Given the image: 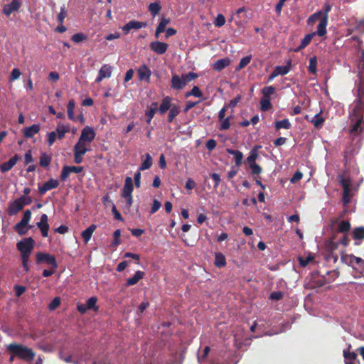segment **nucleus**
Returning <instances> with one entry per match:
<instances>
[{
  "mask_svg": "<svg viewBox=\"0 0 364 364\" xmlns=\"http://www.w3.org/2000/svg\"><path fill=\"white\" fill-rule=\"evenodd\" d=\"M230 63V60L228 58H222L216 60L213 65V68L215 71H221Z\"/></svg>",
  "mask_w": 364,
  "mask_h": 364,
  "instance_id": "obj_21",
  "label": "nucleus"
},
{
  "mask_svg": "<svg viewBox=\"0 0 364 364\" xmlns=\"http://www.w3.org/2000/svg\"><path fill=\"white\" fill-rule=\"evenodd\" d=\"M350 118L364 121V77L360 80L358 86V99L352 112H350Z\"/></svg>",
  "mask_w": 364,
  "mask_h": 364,
  "instance_id": "obj_2",
  "label": "nucleus"
},
{
  "mask_svg": "<svg viewBox=\"0 0 364 364\" xmlns=\"http://www.w3.org/2000/svg\"><path fill=\"white\" fill-rule=\"evenodd\" d=\"M343 356L346 360V363H347L349 360H354V358H357V354L354 352L343 350Z\"/></svg>",
  "mask_w": 364,
  "mask_h": 364,
  "instance_id": "obj_60",
  "label": "nucleus"
},
{
  "mask_svg": "<svg viewBox=\"0 0 364 364\" xmlns=\"http://www.w3.org/2000/svg\"><path fill=\"white\" fill-rule=\"evenodd\" d=\"M153 164L152 158L149 154H146L145 159L142 161L139 166V171L149 169Z\"/></svg>",
  "mask_w": 364,
  "mask_h": 364,
  "instance_id": "obj_38",
  "label": "nucleus"
},
{
  "mask_svg": "<svg viewBox=\"0 0 364 364\" xmlns=\"http://www.w3.org/2000/svg\"><path fill=\"white\" fill-rule=\"evenodd\" d=\"M158 107V103L157 102H152L150 107L146 110L145 115L147 117L146 123L150 124L151 119L154 117V114L156 113V109Z\"/></svg>",
  "mask_w": 364,
  "mask_h": 364,
  "instance_id": "obj_28",
  "label": "nucleus"
},
{
  "mask_svg": "<svg viewBox=\"0 0 364 364\" xmlns=\"http://www.w3.org/2000/svg\"><path fill=\"white\" fill-rule=\"evenodd\" d=\"M351 197L350 188L343 190L342 201L344 205H347L350 202Z\"/></svg>",
  "mask_w": 364,
  "mask_h": 364,
  "instance_id": "obj_51",
  "label": "nucleus"
},
{
  "mask_svg": "<svg viewBox=\"0 0 364 364\" xmlns=\"http://www.w3.org/2000/svg\"><path fill=\"white\" fill-rule=\"evenodd\" d=\"M214 264L217 267H223L226 265V259L221 252L215 253Z\"/></svg>",
  "mask_w": 364,
  "mask_h": 364,
  "instance_id": "obj_36",
  "label": "nucleus"
},
{
  "mask_svg": "<svg viewBox=\"0 0 364 364\" xmlns=\"http://www.w3.org/2000/svg\"><path fill=\"white\" fill-rule=\"evenodd\" d=\"M6 350L19 359L31 361L35 358V353L31 348H29L21 344L12 343L6 346Z\"/></svg>",
  "mask_w": 364,
  "mask_h": 364,
  "instance_id": "obj_3",
  "label": "nucleus"
},
{
  "mask_svg": "<svg viewBox=\"0 0 364 364\" xmlns=\"http://www.w3.org/2000/svg\"><path fill=\"white\" fill-rule=\"evenodd\" d=\"M48 218L47 215L43 214L41 217L40 221L36 223L38 228H41L44 226L48 225Z\"/></svg>",
  "mask_w": 364,
  "mask_h": 364,
  "instance_id": "obj_61",
  "label": "nucleus"
},
{
  "mask_svg": "<svg viewBox=\"0 0 364 364\" xmlns=\"http://www.w3.org/2000/svg\"><path fill=\"white\" fill-rule=\"evenodd\" d=\"M83 169V166H64L60 175V179L61 181H65L71 173H79Z\"/></svg>",
  "mask_w": 364,
  "mask_h": 364,
  "instance_id": "obj_5",
  "label": "nucleus"
},
{
  "mask_svg": "<svg viewBox=\"0 0 364 364\" xmlns=\"http://www.w3.org/2000/svg\"><path fill=\"white\" fill-rule=\"evenodd\" d=\"M75 106V100L73 99L70 100L67 105L68 117L70 120L76 121L77 119L83 124L85 122V118L82 114L78 115L77 118L74 115Z\"/></svg>",
  "mask_w": 364,
  "mask_h": 364,
  "instance_id": "obj_9",
  "label": "nucleus"
},
{
  "mask_svg": "<svg viewBox=\"0 0 364 364\" xmlns=\"http://www.w3.org/2000/svg\"><path fill=\"white\" fill-rule=\"evenodd\" d=\"M97 298L96 296H92L89 298L86 301V309H92L95 312L99 311V306L97 305Z\"/></svg>",
  "mask_w": 364,
  "mask_h": 364,
  "instance_id": "obj_39",
  "label": "nucleus"
},
{
  "mask_svg": "<svg viewBox=\"0 0 364 364\" xmlns=\"http://www.w3.org/2000/svg\"><path fill=\"white\" fill-rule=\"evenodd\" d=\"M350 119V133L354 136L360 134L364 131V121L360 119Z\"/></svg>",
  "mask_w": 364,
  "mask_h": 364,
  "instance_id": "obj_6",
  "label": "nucleus"
},
{
  "mask_svg": "<svg viewBox=\"0 0 364 364\" xmlns=\"http://www.w3.org/2000/svg\"><path fill=\"white\" fill-rule=\"evenodd\" d=\"M181 112V107L178 105L173 104L172 107L169 109V112L167 117L168 122H173L176 116Z\"/></svg>",
  "mask_w": 364,
  "mask_h": 364,
  "instance_id": "obj_24",
  "label": "nucleus"
},
{
  "mask_svg": "<svg viewBox=\"0 0 364 364\" xmlns=\"http://www.w3.org/2000/svg\"><path fill=\"white\" fill-rule=\"evenodd\" d=\"M87 144H85L83 141L78 140V141L74 146V152H77L85 155L87 151H90V149L87 148Z\"/></svg>",
  "mask_w": 364,
  "mask_h": 364,
  "instance_id": "obj_32",
  "label": "nucleus"
},
{
  "mask_svg": "<svg viewBox=\"0 0 364 364\" xmlns=\"http://www.w3.org/2000/svg\"><path fill=\"white\" fill-rule=\"evenodd\" d=\"M36 262L38 264L45 262L46 264L50 265L51 267L54 269H57L58 267V264L54 255H50L48 253L39 252L36 254Z\"/></svg>",
  "mask_w": 364,
  "mask_h": 364,
  "instance_id": "obj_4",
  "label": "nucleus"
},
{
  "mask_svg": "<svg viewBox=\"0 0 364 364\" xmlns=\"http://www.w3.org/2000/svg\"><path fill=\"white\" fill-rule=\"evenodd\" d=\"M21 0H12L10 4H5L3 8V13L9 16L13 12L17 11L21 6Z\"/></svg>",
  "mask_w": 364,
  "mask_h": 364,
  "instance_id": "obj_10",
  "label": "nucleus"
},
{
  "mask_svg": "<svg viewBox=\"0 0 364 364\" xmlns=\"http://www.w3.org/2000/svg\"><path fill=\"white\" fill-rule=\"evenodd\" d=\"M87 39V36L82 33H77L72 36L71 40L75 43H80Z\"/></svg>",
  "mask_w": 364,
  "mask_h": 364,
  "instance_id": "obj_53",
  "label": "nucleus"
},
{
  "mask_svg": "<svg viewBox=\"0 0 364 364\" xmlns=\"http://www.w3.org/2000/svg\"><path fill=\"white\" fill-rule=\"evenodd\" d=\"M317 58L316 56H313L309 60V65L308 67V70L311 74H316L317 72Z\"/></svg>",
  "mask_w": 364,
  "mask_h": 364,
  "instance_id": "obj_48",
  "label": "nucleus"
},
{
  "mask_svg": "<svg viewBox=\"0 0 364 364\" xmlns=\"http://www.w3.org/2000/svg\"><path fill=\"white\" fill-rule=\"evenodd\" d=\"M291 65V60H289L286 65H277L274 70L277 75H285L289 72Z\"/></svg>",
  "mask_w": 364,
  "mask_h": 364,
  "instance_id": "obj_29",
  "label": "nucleus"
},
{
  "mask_svg": "<svg viewBox=\"0 0 364 364\" xmlns=\"http://www.w3.org/2000/svg\"><path fill=\"white\" fill-rule=\"evenodd\" d=\"M170 23L169 18H162L156 27L155 36L158 38L159 34L163 33L166 30V26Z\"/></svg>",
  "mask_w": 364,
  "mask_h": 364,
  "instance_id": "obj_34",
  "label": "nucleus"
},
{
  "mask_svg": "<svg viewBox=\"0 0 364 364\" xmlns=\"http://www.w3.org/2000/svg\"><path fill=\"white\" fill-rule=\"evenodd\" d=\"M131 29H140L142 28H145L147 25L146 22L138 21H129Z\"/></svg>",
  "mask_w": 364,
  "mask_h": 364,
  "instance_id": "obj_52",
  "label": "nucleus"
},
{
  "mask_svg": "<svg viewBox=\"0 0 364 364\" xmlns=\"http://www.w3.org/2000/svg\"><path fill=\"white\" fill-rule=\"evenodd\" d=\"M191 95H193L196 97H202V92L200 91L198 87L194 86L190 92L186 94V97Z\"/></svg>",
  "mask_w": 364,
  "mask_h": 364,
  "instance_id": "obj_57",
  "label": "nucleus"
},
{
  "mask_svg": "<svg viewBox=\"0 0 364 364\" xmlns=\"http://www.w3.org/2000/svg\"><path fill=\"white\" fill-rule=\"evenodd\" d=\"M149 46L152 51L159 55H162L167 50L168 45L164 42L154 41L150 43Z\"/></svg>",
  "mask_w": 364,
  "mask_h": 364,
  "instance_id": "obj_14",
  "label": "nucleus"
},
{
  "mask_svg": "<svg viewBox=\"0 0 364 364\" xmlns=\"http://www.w3.org/2000/svg\"><path fill=\"white\" fill-rule=\"evenodd\" d=\"M210 347L205 346L203 349V355L198 356V361L200 364H205L206 358L210 353Z\"/></svg>",
  "mask_w": 364,
  "mask_h": 364,
  "instance_id": "obj_50",
  "label": "nucleus"
},
{
  "mask_svg": "<svg viewBox=\"0 0 364 364\" xmlns=\"http://www.w3.org/2000/svg\"><path fill=\"white\" fill-rule=\"evenodd\" d=\"M144 276V272H141L140 270H138L135 272L134 275L131 277V278H129L127 280V286H133V285H135L136 284H137L139 282V281L140 279H141Z\"/></svg>",
  "mask_w": 364,
  "mask_h": 364,
  "instance_id": "obj_27",
  "label": "nucleus"
},
{
  "mask_svg": "<svg viewBox=\"0 0 364 364\" xmlns=\"http://www.w3.org/2000/svg\"><path fill=\"white\" fill-rule=\"evenodd\" d=\"M171 97L166 96L163 100L159 108V112L161 114H165L172 107Z\"/></svg>",
  "mask_w": 364,
  "mask_h": 364,
  "instance_id": "obj_20",
  "label": "nucleus"
},
{
  "mask_svg": "<svg viewBox=\"0 0 364 364\" xmlns=\"http://www.w3.org/2000/svg\"><path fill=\"white\" fill-rule=\"evenodd\" d=\"M350 223L348 220H341L338 225V232L347 233L350 229Z\"/></svg>",
  "mask_w": 364,
  "mask_h": 364,
  "instance_id": "obj_40",
  "label": "nucleus"
},
{
  "mask_svg": "<svg viewBox=\"0 0 364 364\" xmlns=\"http://www.w3.org/2000/svg\"><path fill=\"white\" fill-rule=\"evenodd\" d=\"M184 81L186 82V84H187L188 82L192 81L193 80H194L195 78H196L198 77V75L195 73H193V72H189L188 73H186V75H182Z\"/></svg>",
  "mask_w": 364,
  "mask_h": 364,
  "instance_id": "obj_59",
  "label": "nucleus"
},
{
  "mask_svg": "<svg viewBox=\"0 0 364 364\" xmlns=\"http://www.w3.org/2000/svg\"><path fill=\"white\" fill-rule=\"evenodd\" d=\"M161 9V6L159 2L156 1L151 3L149 5V11L151 14L154 17L156 16Z\"/></svg>",
  "mask_w": 364,
  "mask_h": 364,
  "instance_id": "obj_43",
  "label": "nucleus"
},
{
  "mask_svg": "<svg viewBox=\"0 0 364 364\" xmlns=\"http://www.w3.org/2000/svg\"><path fill=\"white\" fill-rule=\"evenodd\" d=\"M314 36V33H310L304 36V38L301 40L300 45L295 50V51H300L305 48L307 46H309Z\"/></svg>",
  "mask_w": 364,
  "mask_h": 364,
  "instance_id": "obj_30",
  "label": "nucleus"
},
{
  "mask_svg": "<svg viewBox=\"0 0 364 364\" xmlns=\"http://www.w3.org/2000/svg\"><path fill=\"white\" fill-rule=\"evenodd\" d=\"M95 137V132L94 129L90 127H86L82 130L79 140L89 144L94 140Z\"/></svg>",
  "mask_w": 364,
  "mask_h": 364,
  "instance_id": "obj_7",
  "label": "nucleus"
},
{
  "mask_svg": "<svg viewBox=\"0 0 364 364\" xmlns=\"http://www.w3.org/2000/svg\"><path fill=\"white\" fill-rule=\"evenodd\" d=\"M328 21L326 16H323L318 25L317 26L316 31L311 32L314 33V36L318 35L319 37H323L326 34V26L328 25Z\"/></svg>",
  "mask_w": 364,
  "mask_h": 364,
  "instance_id": "obj_16",
  "label": "nucleus"
},
{
  "mask_svg": "<svg viewBox=\"0 0 364 364\" xmlns=\"http://www.w3.org/2000/svg\"><path fill=\"white\" fill-rule=\"evenodd\" d=\"M353 238L355 240H363L364 239V227L355 228L352 232Z\"/></svg>",
  "mask_w": 364,
  "mask_h": 364,
  "instance_id": "obj_37",
  "label": "nucleus"
},
{
  "mask_svg": "<svg viewBox=\"0 0 364 364\" xmlns=\"http://www.w3.org/2000/svg\"><path fill=\"white\" fill-rule=\"evenodd\" d=\"M339 183L342 186L343 189H349L350 186V179L349 178H346L343 176H338Z\"/></svg>",
  "mask_w": 364,
  "mask_h": 364,
  "instance_id": "obj_54",
  "label": "nucleus"
},
{
  "mask_svg": "<svg viewBox=\"0 0 364 364\" xmlns=\"http://www.w3.org/2000/svg\"><path fill=\"white\" fill-rule=\"evenodd\" d=\"M34 246L35 241L31 237L23 238L16 244V248L21 253L22 265L26 272L29 271L28 262Z\"/></svg>",
  "mask_w": 364,
  "mask_h": 364,
  "instance_id": "obj_1",
  "label": "nucleus"
},
{
  "mask_svg": "<svg viewBox=\"0 0 364 364\" xmlns=\"http://www.w3.org/2000/svg\"><path fill=\"white\" fill-rule=\"evenodd\" d=\"M70 125L67 124H58L55 132L56 134H58V138L59 139H62L65 137V134L70 132Z\"/></svg>",
  "mask_w": 364,
  "mask_h": 364,
  "instance_id": "obj_26",
  "label": "nucleus"
},
{
  "mask_svg": "<svg viewBox=\"0 0 364 364\" xmlns=\"http://www.w3.org/2000/svg\"><path fill=\"white\" fill-rule=\"evenodd\" d=\"M138 77L140 81L149 82L151 75V71L145 64L141 65L137 69Z\"/></svg>",
  "mask_w": 364,
  "mask_h": 364,
  "instance_id": "obj_12",
  "label": "nucleus"
},
{
  "mask_svg": "<svg viewBox=\"0 0 364 364\" xmlns=\"http://www.w3.org/2000/svg\"><path fill=\"white\" fill-rule=\"evenodd\" d=\"M21 75V71L18 68H14L11 73L9 79L11 81L17 80Z\"/></svg>",
  "mask_w": 364,
  "mask_h": 364,
  "instance_id": "obj_63",
  "label": "nucleus"
},
{
  "mask_svg": "<svg viewBox=\"0 0 364 364\" xmlns=\"http://www.w3.org/2000/svg\"><path fill=\"white\" fill-rule=\"evenodd\" d=\"M21 156L18 154H15L8 161L4 162L0 165V169L3 173L10 171L16 163L21 160Z\"/></svg>",
  "mask_w": 364,
  "mask_h": 364,
  "instance_id": "obj_15",
  "label": "nucleus"
},
{
  "mask_svg": "<svg viewBox=\"0 0 364 364\" xmlns=\"http://www.w3.org/2000/svg\"><path fill=\"white\" fill-rule=\"evenodd\" d=\"M323 16L322 11H318L316 13L311 14L307 19L308 26L314 24L318 20H321Z\"/></svg>",
  "mask_w": 364,
  "mask_h": 364,
  "instance_id": "obj_41",
  "label": "nucleus"
},
{
  "mask_svg": "<svg viewBox=\"0 0 364 364\" xmlns=\"http://www.w3.org/2000/svg\"><path fill=\"white\" fill-rule=\"evenodd\" d=\"M215 26L216 27H222L225 23V18L222 14H218L214 22Z\"/></svg>",
  "mask_w": 364,
  "mask_h": 364,
  "instance_id": "obj_56",
  "label": "nucleus"
},
{
  "mask_svg": "<svg viewBox=\"0 0 364 364\" xmlns=\"http://www.w3.org/2000/svg\"><path fill=\"white\" fill-rule=\"evenodd\" d=\"M347 259H349V263L353 264L355 262L357 264H360V263H363V259L360 257H358L354 256L353 255H346L341 257V260L343 262H346Z\"/></svg>",
  "mask_w": 364,
  "mask_h": 364,
  "instance_id": "obj_44",
  "label": "nucleus"
},
{
  "mask_svg": "<svg viewBox=\"0 0 364 364\" xmlns=\"http://www.w3.org/2000/svg\"><path fill=\"white\" fill-rule=\"evenodd\" d=\"M275 92V87L272 85L264 87L262 89V97L271 98V95Z\"/></svg>",
  "mask_w": 364,
  "mask_h": 364,
  "instance_id": "obj_49",
  "label": "nucleus"
},
{
  "mask_svg": "<svg viewBox=\"0 0 364 364\" xmlns=\"http://www.w3.org/2000/svg\"><path fill=\"white\" fill-rule=\"evenodd\" d=\"M250 168L252 170V175H259V173H261V172L262 171L261 166L259 165H258L257 164H252L250 166Z\"/></svg>",
  "mask_w": 364,
  "mask_h": 364,
  "instance_id": "obj_64",
  "label": "nucleus"
},
{
  "mask_svg": "<svg viewBox=\"0 0 364 364\" xmlns=\"http://www.w3.org/2000/svg\"><path fill=\"white\" fill-rule=\"evenodd\" d=\"M58 186L59 182L57 179L50 178L44 183L43 186H40V184H38V192L40 195L43 196L47 191L56 188Z\"/></svg>",
  "mask_w": 364,
  "mask_h": 364,
  "instance_id": "obj_8",
  "label": "nucleus"
},
{
  "mask_svg": "<svg viewBox=\"0 0 364 364\" xmlns=\"http://www.w3.org/2000/svg\"><path fill=\"white\" fill-rule=\"evenodd\" d=\"M186 85L183 77L178 76L177 74H173L171 78V87L174 90H181Z\"/></svg>",
  "mask_w": 364,
  "mask_h": 364,
  "instance_id": "obj_17",
  "label": "nucleus"
},
{
  "mask_svg": "<svg viewBox=\"0 0 364 364\" xmlns=\"http://www.w3.org/2000/svg\"><path fill=\"white\" fill-rule=\"evenodd\" d=\"M272 107L271 98L262 97L260 100V109L267 112Z\"/></svg>",
  "mask_w": 364,
  "mask_h": 364,
  "instance_id": "obj_45",
  "label": "nucleus"
},
{
  "mask_svg": "<svg viewBox=\"0 0 364 364\" xmlns=\"http://www.w3.org/2000/svg\"><path fill=\"white\" fill-rule=\"evenodd\" d=\"M291 123L288 119H284L280 121L275 122V128L277 130H279L281 129H289L291 128Z\"/></svg>",
  "mask_w": 364,
  "mask_h": 364,
  "instance_id": "obj_42",
  "label": "nucleus"
},
{
  "mask_svg": "<svg viewBox=\"0 0 364 364\" xmlns=\"http://www.w3.org/2000/svg\"><path fill=\"white\" fill-rule=\"evenodd\" d=\"M338 247V242L329 240L326 243V249L329 252H333Z\"/></svg>",
  "mask_w": 364,
  "mask_h": 364,
  "instance_id": "obj_58",
  "label": "nucleus"
},
{
  "mask_svg": "<svg viewBox=\"0 0 364 364\" xmlns=\"http://www.w3.org/2000/svg\"><path fill=\"white\" fill-rule=\"evenodd\" d=\"M313 260H314V257L312 255H309L306 257H298V261L299 262V264L302 267H305L306 266H307V264L310 262H311Z\"/></svg>",
  "mask_w": 364,
  "mask_h": 364,
  "instance_id": "obj_55",
  "label": "nucleus"
},
{
  "mask_svg": "<svg viewBox=\"0 0 364 364\" xmlns=\"http://www.w3.org/2000/svg\"><path fill=\"white\" fill-rule=\"evenodd\" d=\"M324 122L325 119L321 116L320 113L315 114L310 120V122H311L316 129L321 128Z\"/></svg>",
  "mask_w": 364,
  "mask_h": 364,
  "instance_id": "obj_35",
  "label": "nucleus"
},
{
  "mask_svg": "<svg viewBox=\"0 0 364 364\" xmlns=\"http://www.w3.org/2000/svg\"><path fill=\"white\" fill-rule=\"evenodd\" d=\"M112 71V67L109 65L105 64L100 68L99 73L102 75V77L108 78L111 77Z\"/></svg>",
  "mask_w": 364,
  "mask_h": 364,
  "instance_id": "obj_47",
  "label": "nucleus"
},
{
  "mask_svg": "<svg viewBox=\"0 0 364 364\" xmlns=\"http://www.w3.org/2000/svg\"><path fill=\"white\" fill-rule=\"evenodd\" d=\"M41 130L40 124H33L30 127H24L22 129V133L26 139H31L33 136L38 134Z\"/></svg>",
  "mask_w": 364,
  "mask_h": 364,
  "instance_id": "obj_13",
  "label": "nucleus"
},
{
  "mask_svg": "<svg viewBox=\"0 0 364 364\" xmlns=\"http://www.w3.org/2000/svg\"><path fill=\"white\" fill-rule=\"evenodd\" d=\"M252 60V55H247L244 58H242L238 65L235 68V71H240L242 69H243L245 66H247Z\"/></svg>",
  "mask_w": 364,
  "mask_h": 364,
  "instance_id": "obj_46",
  "label": "nucleus"
},
{
  "mask_svg": "<svg viewBox=\"0 0 364 364\" xmlns=\"http://www.w3.org/2000/svg\"><path fill=\"white\" fill-rule=\"evenodd\" d=\"M23 208V204L20 203L18 199H16L14 202L11 203L9 206V214L10 215H14L18 212Z\"/></svg>",
  "mask_w": 364,
  "mask_h": 364,
  "instance_id": "obj_19",
  "label": "nucleus"
},
{
  "mask_svg": "<svg viewBox=\"0 0 364 364\" xmlns=\"http://www.w3.org/2000/svg\"><path fill=\"white\" fill-rule=\"evenodd\" d=\"M52 161L51 155L48 154L46 152H42L40 156L39 164L41 166L46 168L50 165Z\"/></svg>",
  "mask_w": 364,
  "mask_h": 364,
  "instance_id": "obj_33",
  "label": "nucleus"
},
{
  "mask_svg": "<svg viewBox=\"0 0 364 364\" xmlns=\"http://www.w3.org/2000/svg\"><path fill=\"white\" fill-rule=\"evenodd\" d=\"M96 228V225L92 224L87 229L82 232L81 235L85 243H87L90 241Z\"/></svg>",
  "mask_w": 364,
  "mask_h": 364,
  "instance_id": "obj_25",
  "label": "nucleus"
},
{
  "mask_svg": "<svg viewBox=\"0 0 364 364\" xmlns=\"http://www.w3.org/2000/svg\"><path fill=\"white\" fill-rule=\"evenodd\" d=\"M354 39L358 41V50L360 53V60L358 63V68L359 70V76L360 80L361 77H364V49L361 48V45L363 44V41L359 38H355Z\"/></svg>",
  "mask_w": 364,
  "mask_h": 364,
  "instance_id": "obj_11",
  "label": "nucleus"
},
{
  "mask_svg": "<svg viewBox=\"0 0 364 364\" xmlns=\"http://www.w3.org/2000/svg\"><path fill=\"white\" fill-rule=\"evenodd\" d=\"M329 282L330 280L326 277L323 276L321 277L316 278L315 274H314L311 281V288L321 287Z\"/></svg>",
  "mask_w": 364,
  "mask_h": 364,
  "instance_id": "obj_22",
  "label": "nucleus"
},
{
  "mask_svg": "<svg viewBox=\"0 0 364 364\" xmlns=\"http://www.w3.org/2000/svg\"><path fill=\"white\" fill-rule=\"evenodd\" d=\"M60 304V299L59 297H55L52 301L49 304L48 308L50 310H55Z\"/></svg>",
  "mask_w": 364,
  "mask_h": 364,
  "instance_id": "obj_62",
  "label": "nucleus"
},
{
  "mask_svg": "<svg viewBox=\"0 0 364 364\" xmlns=\"http://www.w3.org/2000/svg\"><path fill=\"white\" fill-rule=\"evenodd\" d=\"M227 152L235 157V166L240 167L242 165L243 159V154L239 150L227 149Z\"/></svg>",
  "mask_w": 364,
  "mask_h": 364,
  "instance_id": "obj_23",
  "label": "nucleus"
},
{
  "mask_svg": "<svg viewBox=\"0 0 364 364\" xmlns=\"http://www.w3.org/2000/svg\"><path fill=\"white\" fill-rule=\"evenodd\" d=\"M133 190L132 178L131 177H127L122 189V196H129V195H132Z\"/></svg>",
  "mask_w": 364,
  "mask_h": 364,
  "instance_id": "obj_18",
  "label": "nucleus"
},
{
  "mask_svg": "<svg viewBox=\"0 0 364 364\" xmlns=\"http://www.w3.org/2000/svg\"><path fill=\"white\" fill-rule=\"evenodd\" d=\"M30 228L27 224L20 221L14 225V229L19 235H24Z\"/></svg>",
  "mask_w": 364,
  "mask_h": 364,
  "instance_id": "obj_31",
  "label": "nucleus"
}]
</instances>
